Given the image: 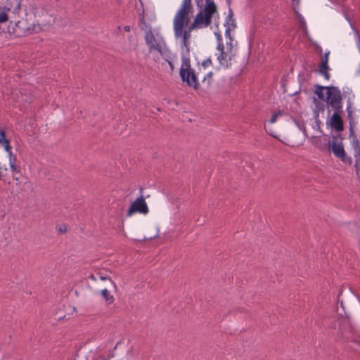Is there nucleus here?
<instances>
[{
    "label": "nucleus",
    "instance_id": "obj_16",
    "mask_svg": "<svg viewBox=\"0 0 360 360\" xmlns=\"http://www.w3.org/2000/svg\"><path fill=\"white\" fill-rule=\"evenodd\" d=\"M347 119L349 120V124H355L354 117L353 115V110H352V102L349 100L347 105Z\"/></svg>",
    "mask_w": 360,
    "mask_h": 360
},
{
    "label": "nucleus",
    "instance_id": "obj_32",
    "mask_svg": "<svg viewBox=\"0 0 360 360\" xmlns=\"http://www.w3.org/2000/svg\"><path fill=\"white\" fill-rule=\"evenodd\" d=\"M101 280H105V279H109L110 283L114 285L115 286V284L114 283V282L110 278H107V277H104V276H101Z\"/></svg>",
    "mask_w": 360,
    "mask_h": 360
},
{
    "label": "nucleus",
    "instance_id": "obj_18",
    "mask_svg": "<svg viewBox=\"0 0 360 360\" xmlns=\"http://www.w3.org/2000/svg\"><path fill=\"white\" fill-rule=\"evenodd\" d=\"M315 87H316L315 94L318 96L317 99L322 100V101H325L326 98L324 97V94H323V90H326V88H328V86H323L316 84V85H315Z\"/></svg>",
    "mask_w": 360,
    "mask_h": 360
},
{
    "label": "nucleus",
    "instance_id": "obj_2",
    "mask_svg": "<svg viewBox=\"0 0 360 360\" xmlns=\"http://www.w3.org/2000/svg\"><path fill=\"white\" fill-rule=\"evenodd\" d=\"M179 75L182 82L186 83L188 86L195 91L200 89L198 77L194 69L191 67L188 58H183V64L180 68Z\"/></svg>",
    "mask_w": 360,
    "mask_h": 360
},
{
    "label": "nucleus",
    "instance_id": "obj_6",
    "mask_svg": "<svg viewBox=\"0 0 360 360\" xmlns=\"http://www.w3.org/2000/svg\"><path fill=\"white\" fill-rule=\"evenodd\" d=\"M228 45L229 46L228 51L224 50V44L217 43V50L220 52L217 56V60H219V64L226 68H229L231 65L230 62L231 60L230 52H231L232 50V43L229 42Z\"/></svg>",
    "mask_w": 360,
    "mask_h": 360
},
{
    "label": "nucleus",
    "instance_id": "obj_11",
    "mask_svg": "<svg viewBox=\"0 0 360 360\" xmlns=\"http://www.w3.org/2000/svg\"><path fill=\"white\" fill-rule=\"evenodd\" d=\"M313 103L314 104V108L313 109L314 118L315 119L316 123L319 124V112H323L325 111V104L323 101L315 97L313 98Z\"/></svg>",
    "mask_w": 360,
    "mask_h": 360
},
{
    "label": "nucleus",
    "instance_id": "obj_22",
    "mask_svg": "<svg viewBox=\"0 0 360 360\" xmlns=\"http://www.w3.org/2000/svg\"><path fill=\"white\" fill-rule=\"evenodd\" d=\"M282 114H283V112L281 111H278V112L274 113L271 116V119L269 120V122L270 123H274L276 122L277 117L278 116L281 115Z\"/></svg>",
    "mask_w": 360,
    "mask_h": 360
},
{
    "label": "nucleus",
    "instance_id": "obj_9",
    "mask_svg": "<svg viewBox=\"0 0 360 360\" xmlns=\"http://www.w3.org/2000/svg\"><path fill=\"white\" fill-rule=\"evenodd\" d=\"M330 52L328 51L325 53L321 58V63L319 66V72L321 75H322L326 79H330V74L328 73V70H330V68L328 65V56H329Z\"/></svg>",
    "mask_w": 360,
    "mask_h": 360
},
{
    "label": "nucleus",
    "instance_id": "obj_37",
    "mask_svg": "<svg viewBox=\"0 0 360 360\" xmlns=\"http://www.w3.org/2000/svg\"><path fill=\"white\" fill-rule=\"evenodd\" d=\"M17 30L15 28H13V32H16Z\"/></svg>",
    "mask_w": 360,
    "mask_h": 360
},
{
    "label": "nucleus",
    "instance_id": "obj_28",
    "mask_svg": "<svg viewBox=\"0 0 360 360\" xmlns=\"http://www.w3.org/2000/svg\"><path fill=\"white\" fill-rule=\"evenodd\" d=\"M234 28H231L230 27H226L225 35L230 39V41H232V38L231 36V31Z\"/></svg>",
    "mask_w": 360,
    "mask_h": 360
},
{
    "label": "nucleus",
    "instance_id": "obj_19",
    "mask_svg": "<svg viewBox=\"0 0 360 360\" xmlns=\"http://www.w3.org/2000/svg\"><path fill=\"white\" fill-rule=\"evenodd\" d=\"M101 295L105 300V301L108 302V304H111L113 302V296L110 294L109 291L107 289L102 290Z\"/></svg>",
    "mask_w": 360,
    "mask_h": 360
},
{
    "label": "nucleus",
    "instance_id": "obj_24",
    "mask_svg": "<svg viewBox=\"0 0 360 360\" xmlns=\"http://www.w3.org/2000/svg\"><path fill=\"white\" fill-rule=\"evenodd\" d=\"M168 53H169V52H165V57H162L165 61H167L171 68L172 70H174V65L173 63L169 60V55Z\"/></svg>",
    "mask_w": 360,
    "mask_h": 360
},
{
    "label": "nucleus",
    "instance_id": "obj_33",
    "mask_svg": "<svg viewBox=\"0 0 360 360\" xmlns=\"http://www.w3.org/2000/svg\"><path fill=\"white\" fill-rule=\"evenodd\" d=\"M124 30L125 32H129L131 30V27H130L129 25H126V26L124 27Z\"/></svg>",
    "mask_w": 360,
    "mask_h": 360
},
{
    "label": "nucleus",
    "instance_id": "obj_29",
    "mask_svg": "<svg viewBox=\"0 0 360 360\" xmlns=\"http://www.w3.org/2000/svg\"><path fill=\"white\" fill-rule=\"evenodd\" d=\"M212 63V60L210 58H207L205 60H204L202 63V65L204 67V68H207L210 65H211Z\"/></svg>",
    "mask_w": 360,
    "mask_h": 360
},
{
    "label": "nucleus",
    "instance_id": "obj_21",
    "mask_svg": "<svg viewBox=\"0 0 360 360\" xmlns=\"http://www.w3.org/2000/svg\"><path fill=\"white\" fill-rule=\"evenodd\" d=\"M196 6L200 8V11H203L206 5V0H195Z\"/></svg>",
    "mask_w": 360,
    "mask_h": 360
},
{
    "label": "nucleus",
    "instance_id": "obj_3",
    "mask_svg": "<svg viewBox=\"0 0 360 360\" xmlns=\"http://www.w3.org/2000/svg\"><path fill=\"white\" fill-rule=\"evenodd\" d=\"M332 141L328 142V147L332 150L334 155L340 159L344 163L351 165L352 159L351 157L347 156L344 149L343 143L342 142L343 138L340 134L333 135L332 136Z\"/></svg>",
    "mask_w": 360,
    "mask_h": 360
},
{
    "label": "nucleus",
    "instance_id": "obj_27",
    "mask_svg": "<svg viewBox=\"0 0 360 360\" xmlns=\"http://www.w3.org/2000/svg\"><path fill=\"white\" fill-rule=\"evenodd\" d=\"M354 126L355 124H349V137H352L354 139V137H356L354 134Z\"/></svg>",
    "mask_w": 360,
    "mask_h": 360
},
{
    "label": "nucleus",
    "instance_id": "obj_4",
    "mask_svg": "<svg viewBox=\"0 0 360 360\" xmlns=\"http://www.w3.org/2000/svg\"><path fill=\"white\" fill-rule=\"evenodd\" d=\"M145 41L148 46L149 51H158L162 57H165V52H169L164 41L158 40L153 33L149 30L145 34Z\"/></svg>",
    "mask_w": 360,
    "mask_h": 360
},
{
    "label": "nucleus",
    "instance_id": "obj_34",
    "mask_svg": "<svg viewBox=\"0 0 360 360\" xmlns=\"http://www.w3.org/2000/svg\"><path fill=\"white\" fill-rule=\"evenodd\" d=\"M316 51L318 53H322V49L321 46H318L316 48Z\"/></svg>",
    "mask_w": 360,
    "mask_h": 360
},
{
    "label": "nucleus",
    "instance_id": "obj_8",
    "mask_svg": "<svg viewBox=\"0 0 360 360\" xmlns=\"http://www.w3.org/2000/svg\"><path fill=\"white\" fill-rule=\"evenodd\" d=\"M326 96L325 101L328 105L342 102V96L340 90L335 86H329L326 88Z\"/></svg>",
    "mask_w": 360,
    "mask_h": 360
},
{
    "label": "nucleus",
    "instance_id": "obj_36",
    "mask_svg": "<svg viewBox=\"0 0 360 360\" xmlns=\"http://www.w3.org/2000/svg\"><path fill=\"white\" fill-rule=\"evenodd\" d=\"M19 24H20L19 21L15 23V26L16 28H18L19 27Z\"/></svg>",
    "mask_w": 360,
    "mask_h": 360
},
{
    "label": "nucleus",
    "instance_id": "obj_17",
    "mask_svg": "<svg viewBox=\"0 0 360 360\" xmlns=\"http://www.w3.org/2000/svg\"><path fill=\"white\" fill-rule=\"evenodd\" d=\"M352 146L354 151V157L360 155V142L356 137L352 139Z\"/></svg>",
    "mask_w": 360,
    "mask_h": 360
},
{
    "label": "nucleus",
    "instance_id": "obj_26",
    "mask_svg": "<svg viewBox=\"0 0 360 360\" xmlns=\"http://www.w3.org/2000/svg\"><path fill=\"white\" fill-rule=\"evenodd\" d=\"M15 6L13 9V13H18L20 8V0H15Z\"/></svg>",
    "mask_w": 360,
    "mask_h": 360
},
{
    "label": "nucleus",
    "instance_id": "obj_14",
    "mask_svg": "<svg viewBox=\"0 0 360 360\" xmlns=\"http://www.w3.org/2000/svg\"><path fill=\"white\" fill-rule=\"evenodd\" d=\"M11 10V7L0 6V23L6 22L8 20L7 11Z\"/></svg>",
    "mask_w": 360,
    "mask_h": 360
},
{
    "label": "nucleus",
    "instance_id": "obj_10",
    "mask_svg": "<svg viewBox=\"0 0 360 360\" xmlns=\"http://www.w3.org/2000/svg\"><path fill=\"white\" fill-rule=\"evenodd\" d=\"M330 126L338 132L342 131L344 130V124L341 115L337 112H333L330 120Z\"/></svg>",
    "mask_w": 360,
    "mask_h": 360
},
{
    "label": "nucleus",
    "instance_id": "obj_12",
    "mask_svg": "<svg viewBox=\"0 0 360 360\" xmlns=\"http://www.w3.org/2000/svg\"><path fill=\"white\" fill-rule=\"evenodd\" d=\"M224 26L230 27L231 28H235L236 27V20L233 18V11L231 8H229V14L224 23Z\"/></svg>",
    "mask_w": 360,
    "mask_h": 360
},
{
    "label": "nucleus",
    "instance_id": "obj_31",
    "mask_svg": "<svg viewBox=\"0 0 360 360\" xmlns=\"http://www.w3.org/2000/svg\"><path fill=\"white\" fill-rule=\"evenodd\" d=\"M217 42L218 43H221V44H223L222 42V38H221V36L220 34H217Z\"/></svg>",
    "mask_w": 360,
    "mask_h": 360
},
{
    "label": "nucleus",
    "instance_id": "obj_15",
    "mask_svg": "<svg viewBox=\"0 0 360 360\" xmlns=\"http://www.w3.org/2000/svg\"><path fill=\"white\" fill-rule=\"evenodd\" d=\"M17 160L16 156L13 155L11 158H9L10 167L13 172L20 173V166L15 164Z\"/></svg>",
    "mask_w": 360,
    "mask_h": 360
},
{
    "label": "nucleus",
    "instance_id": "obj_5",
    "mask_svg": "<svg viewBox=\"0 0 360 360\" xmlns=\"http://www.w3.org/2000/svg\"><path fill=\"white\" fill-rule=\"evenodd\" d=\"M193 6L191 0H184L183 3L175 15L174 25L181 23H189V14L192 13Z\"/></svg>",
    "mask_w": 360,
    "mask_h": 360
},
{
    "label": "nucleus",
    "instance_id": "obj_7",
    "mask_svg": "<svg viewBox=\"0 0 360 360\" xmlns=\"http://www.w3.org/2000/svg\"><path fill=\"white\" fill-rule=\"evenodd\" d=\"M148 212V207L145 201V198L143 195H141L131 204L127 211V216H131L135 212L146 214Z\"/></svg>",
    "mask_w": 360,
    "mask_h": 360
},
{
    "label": "nucleus",
    "instance_id": "obj_30",
    "mask_svg": "<svg viewBox=\"0 0 360 360\" xmlns=\"http://www.w3.org/2000/svg\"><path fill=\"white\" fill-rule=\"evenodd\" d=\"M300 23L301 28H302L304 30L307 29L306 22L302 17H300Z\"/></svg>",
    "mask_w": 360,
    "mask_h": 360
},
{
    "label": "nucleus",
    "instance_id": "obj_1",
    "mask_svg": "<svg viewBox=\"0 0 360 360\" xmlns=\"http://www.w3.org/2000/svg\"><path fill=\"white\" fill-rule=\"evenodd\" d=\"M217 12V6L212 0H206L203 11H199L192 23H181L174 25V32L176 38H181L182 45L189 52V39L191 32L194 30L207 27L212 24V15Z\"/></svg>",
    "mask_w": 360,
    "mask_h": 360
},
{
    "label": "nucleus",
    "instance_id": "obj_35",
    "mask_svg": "<svg viewBox=\"0 0 360 360\" xmlns=\"http://www.w3.org/2000/svg\"><path fill=\"white\" fill-rule=\"evenodd\" d=\"M8 154V157L9 158H11L12 156H13V152H12V150H10V152H7Z\"/></svg>",
    "mask_w": 360,
    "mask_h": 360
},
{
    "label": "nucleus",
    "instance_id": "obj_23",
    "mask_svg": "<svg viewBox=\"0 0 360 360\" xmlns=\"http://www.w3.org/2000/svg\"><path fill=\"white\" fill-rule=\"evenodd\" d=\"M8 140L6 138V132L4 129H0V144L3 143L4 141Z\"/></svg>",
    "mask_w": 360,
    "mask_h": 360
},
{
    "label": "nucleus",
    "instance_id": "obj_25",
    "mask_svg": "<svg viewBox=\"0 0 360 360\" xmlns=\"http://www.w3.org/2000/svg\"><path fill=\"white\" fill-rule=\"evenodd\" d=\"M4 146V149L6 152H10L11 150V146H10V141L9 139L4 141L3 143H1Z\"/></svg>",
    "mask_w": 360,
    "mask_h": 360
},
{
    "label": "nucleus",
    "instance_id": "obj_38",
    "mask_svg": "<svg viewBox=\"0 0 360 360\" xmlns=\"http://www.w3.org/2000/svg\"><path fill=\"white\" fill-rule=\"evenodd\" d=\"M105 360V359H104Z\"/></svg>",
    "mask_w": 360,
    "mask_h": 360
},
{
    "label": "nucleus",
    "instance_id": "obj_20",
    "mask_svg": "<svg viewBox=\"0 0 360 360\" xmlns=\"http://www.w3.org/2000/svg\"><path fill=\"white\" fill-rule=\"evenodd\" d=\"M329 105L334 110V112H337L338 115H341L342 112V102L330 104Z\"/></svg>",
    "mask_w": 360,
    "mask_h": 360
},
{
    "label": "nucleus",
    "instance_id": "obj_13",
    "mask_svg": "<svg viewBox=\"0 0 360 360\" xmlns=\"http://www.w3.org/2000/svg\"><path fill=\"white\" fill-rule=\"evenodd\" d=\"M213 72H210L203 78L202 81V86L204 90L208 89L212 84Z\"/></svg>",
    "mask_w": 360,
    "mask_h": 360
}]
</instances>
